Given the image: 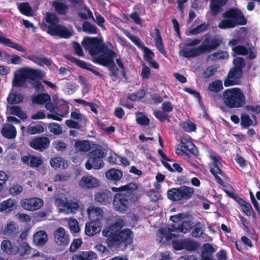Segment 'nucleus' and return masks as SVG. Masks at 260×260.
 <instances>
[{
  "label": "nucleus",
  "mask_w": 260,
  "mask_h": 260,
  "mask_svg": "<svg viewBox=\"0 0 260 260\" xmlns=\"http://www.w3.org/2000/svg\"><path fill=\"white\" fill-rule=\"evenodd\" d=\"M101 229V222L98 219L87 222L85 228V233L88 236H93L99 233Z\"/></svg>",
  "instance_id": "20"
},
{
  "label": "nucleus",
  "mask_w": 260,
  "mask_h": 260,
  "mask_svg": "<svg viewBox=\"0 0 260 260\" xmlns=\"http://www.w3.org/2000/svg\"><path fill=\"white\" fill-rule=\"evenodd\" d=\"M46 21L48 23L47 27V32L50 34L51 33V27L53 29L56 27L59 24V19L57 16L51 13H47L46 16Z\"/></svg>",
  "instance_id": "31"
},
{
  "label": "nucleus",
  "mask_w": 260,
  "mask_h": 260,
  "mask_svg": "<svg viewBox=\"0 0 260 260\" xmlns=\"http://www.w3.org/2000/svg\"><path fill=\"white\" fill-rule=\"evenodd\" d=\"M223 88L222 82L220 80H216L209 84L208 90L212 92H219Z\"/></svg>",
  "instance_id": "41"
},
{
  "label": "nucleus",
  "mask_w": 260,
  "mask_h": 260,
  "mask_svg": "<svg viewBox=\"0 0 260 260\" xmlns=\"http://www.w3.org/2000/svg\"><path fill=\"white\" fill-rule=\"evenodd\" d=\"M54 236L55 243L59 246L64 247L69 243V236L66 233L64 229L62 227H59L55 230Z\"/></svg>",
  "instance_id": "18"
},
{
  "label": "nucleus",
  "mask_w": 260,
  "mask_h": 260,
  "mask_svg": "<svg viewBox=\"0 0 260 260\" xmlns=\"http://www.w3.org/2000/svg\"><path fill=\"white\" fill-rule=\"evenodd\" d=\"M208 27V25L206 23H202L190 30V33L192 35H197L202 32L206 31Z\"/></svg>",
  "instance_id": "61"
},
{
  "label": "nucleus",
  "mask_w": 260,
  "mask_h": 260,
  "mask_svg": "<svg viewBox=\"0 0 260 260\" xmlns=\"http://www.w3.org/2000/svg\"><path fill=\"white\" fill-rule=\"evenodd\" d=\"M223 18L219 24L220 29L233 28L237 25H245L247 23L246 18L242 12L238 8H232L226 11L222 15Z\"/></svg>",
  "instance_id": "4"
},
{
  "label": "nucleus",
  "mask_w": 260,
  "mask_h": 260,
  "mask_svg": "<svg viewBox=\"0 0 260 260\" xmlns=\"http://www.w3.org/2000/svg\"><path fill=\"white\" fill-rule=\"evenodd\" d=\"M222 99L224 104L230 108H242L246 103L244 93L236 87L224 90Z\"/></svg>",
  "instance_id": "5"
},
{
  "label": "nucleus",
  "mask_w": 260,
  "mask_h": 260,
  "mask_svg": "<svg viewBox=\"0 0 260 260\" xmlns=\"http://www.w3.org/2000/svg\"><path fill=\"white\" fill-rule=\"evenodd\" d=\"M197 242L192 240H184V249L189 251H194L198 248Z\"/></svg>",
  "instance_id": "58"
},
{
  "label": "nucleus",
  "mask_w": 260,
  "mask_h": 260,
  "mask_svg": "<svg viewBox=\"0 0 260 260\" xmlns=\"http://www.w3.org/2000/svg\"><path fill=\"white\" fill-rule=\"evenodd\" d=\"M21 206L26 210L34 211L40 209L44 205L42 199L38 197L24 199L21 201Z\"/></svg>",
  "instance_id": "12"
},
{
  "label": "nucleus",
  "mask_w": 260,
  "mask_h": 260,
  "mask_svg": "<svg viewBox=\"0 0 260 260\" xmlns=\"http://www.w3.org/2000/svg\"><path fill=\"white\" fill-rule=\"evenodd\" d=\"M123 176L121 170L116 169H111L106 173V177L110 180L117 182L120 180Z\"/></svg>",
  "instance_id": "32"
},
{
  "label": "nucleus",
  "mask_w": 260,
  "mask_h": 260,
  "mask_svg": "<svg viewBox=\"0 0 260 260\" xmlns=\"http://www.w3.org/2000/svg\"><path fill=\"white\" fill-rule=\"evenodd\" d=\"M79 184L82 188L88 189L96 188L100 185L98 179L91 175L83 176Z\"/></svg>",
  "instance_id": "21"
},
{
  "label": "nucleus",
  "mask_w": 260,
  "mask_h": 260,
  "mask_svg": "<svg viewBox=\"0 0 260 260\" xmlns=\"http://www.w3.org/2000/svg\"><path fill=\"white\" fill-rule=\"evenodd\" d=\"M53 145L55 149L58 151H64L67 147V144L62 140L54 141Z\"/></svg>",
  "instance_id": "59"
},
{
  "label": "nucleus",
  "mask_w": 260,
  "mask_h": 260,
  "mask_svg": "<svg viewBox=\"0 0 260 260\" xmlns=\"http://www.w3.org/2000/svg\"><path fill=\"white\" fill-rule=\"evenodd\" d=\"M49 131L55 135H60L62 133V127L57 123L52 122L47 124Z\"/></svg>",
  "instance_id": "48"
},
{
  "label": "nucleus",
  "mask_w": 260,
  "mask_h": 260,
  "mask_svg": "<svg viewBox=\"0 0 260 260\" xmlns=\"http://www.w3.org/2000/svg\"><path fill=\"white\" fill-rule=\"evenodd\" d=\"M94 58L93 61L99 64L106 67L110 71V76L116 79L120 78L119 69L116 67L114 59L116 57V53L112 50H107Z\"/></svg>",
  "instance_id": "6"
},
{
  "label": "nucleus",
  "mask_w": 260,
  "mask_h": 260,
  "mask_svg": "<svg viewBox=\"0 0 260 260\" xmlns=\"http://www.w3.org/2000/svg\"><path fill=\"white\" fill-rule=\"evenodd\" d=\"M43 161L40 157L35 155H31L30 157V161H29L30 166L31 168H38L40 166Z\"/></svg>",
  "instance_id": "62"
},
{
  "label": "nucleus",
  "mask_w": 260,
  "mask_h": 260,
  "mask_svg": "<svg viewBox=\"0 0 260 260\" xmlns=\"http://www.w3.org/2000/svg\"><path fill=\"white\" fill-rule=\"evenodd\" d=\"M205 38L201 45L199 46L201 54L209 53L215 50L221 44V39L215 36H211L209 34L205 35Z\"/></svg>",
  "instance_id": "10"
},
{
  "label": "nucleus",
  "mask_w": 260,
  "mask_h": 260,
  "mask_svg": "<svg viewBox=\"0 0 260 260\" xmlns=\"http://www.w3.org/2000/svg\"><path fill=\"white\" fill-rule=\"evenodd\" d=\"M112 197V192L108 189H101L94 194L95 201L103 205L109 204Z\"/></svg>",
  "instance_id": "19"
},
{
  "label": "nucleus",
  "mask_w": 260,
  "mask_h": 260,
  "mask_svg": "<svg viewBox=\"0 0 260 260\" xmlns=\"http://www.w3.org/2000/svg\"><path fill=\"white\" fill-rule=\"evenodd\" d=\"M41 124H45L43 122L40 121V123L34 126L28 125L27 127V133L30 135H35L37 134H41L44 132V128Z\"/></svg>",
  "instance_id": "42"
},
{
  "label": "nucleus",
  "mask_w": 260,
  "mask_h": 260,
  "mask_svg": "<svg viewBox=\"0 0 260 260\" xmlns=\"http://www.w3.org/2000/svg\"><path fill=\"white\" fill-rule=\"evenodd\" d=\"M87 212L90 220H94L98 219L100 222H101L104 214V211L101 208L93 205L90 206L87 209Z\"/></svg>",
  "instance_id": "23"
},
{
  "label": "nucleus",
  "mask_w": 260,
  "mask_h": 260,
  "mask_svg": "<svg viewBox=\"0 0 260 260\" xmlns=\"http://www.w3.org/2000/svg\"><path fill=\"white\" fill-rule=\"evenodd\" d=\"M78 16L83 20H87L88 18L93 19V15L91 11L87 7H83L78 12Z\"/></svg>",
  "instance_id": "44"
},
{
  "label": "nucleus",
  "mask_w": 260,
  "mask_h": 260,
  "mask_svg": "<svg viewBox=\"0 0 260 260\" xmlns=\"http://www.w3.org/2000/svg\"><path fill=\"white\" fill-rule=\"evenodd\" d=\"M179 190L180 201L190 199L194 192L193 188L187 186H181L179 187Z\"/></svg>",
  "instance_id": "35"
},
{
  "label": "nucleus",
  "mask_w": 260,
  "mask_h": 260,
  "mask_svg": "<svg viewBox=\"0 0 260 260\" xmlns=\"http://www.w3.org/2000/svg\"><path fill=\"white\" fill-rule=\"evenodd\" d=\"M82 44L91 56L103 52L107 48L105 44H102V40L98 37H86L82 41Z\"/></svg>",
  "instance_id": "9"
},
{
  "label": "nucleus",
  "mask_w": 260,
  "mask_h": 260,
  "mask_svg": "<svg viewBox=\"0 0 260 260\" xmlns=\"http://www.w3.org/2000/svg\"><path fill=\"white\" fill-rule=\"evenodd\" d=\"M60 210L67 214H75L80 208L79 201H61L59 205Z\"/></svg>",
  "instance_id": "16"
},
{
  "label": "nucleus",
  "mask_w": 260,
  "mask_h": 260,
  "mask_svg": "<svg viewBox=\"0 0 260 260\" xmlns=\"http://www.w3.org/2000/svg\"><path fill=\"white\" fill-rule=\"evenodd\" d=\"M1 248L6 253L15 255L19 254L21 258L30 253L31 248L26 242H22L17 246L16 244H12L9 240H5L2 242Z\"/></svg>",
  "instance_id": "7"
},
{
  "label": "nucleus",
  "mask_w": 260,
  "mask_h": 260,
  "mask_svg": "<svg viewBox=\"0 0 260 260\" xmlns=\"http://www.w3.org/2000/svg\"><path fill=\"white\" fill-rule=\"evenodd\" d=\"M243 74V70L233 67L230 70L226 78L224 80V85L225 87H229L238 84Z\"/></svg>",
  "instance_id": "13"
},
{
  "label": "nucleus",
  "mask_w": 260,
  "mask_h": 260,
  "mask_svg": "<svg viewBox=\"0 0 260 260\" xmlns=\"http://www.w3.org/2000/svg\"><path fill=\"white\" fill-rule=\"evenodd\" d=\"M24 96L17 91L10 92L7 97V102L11 105L19 104L23 102Z\"/></svg>",
  "instance_id": "37"
},
{
  "label": "nucleus",
  "mask_w": 260,
  "mask_h": 260,
  "mask_svg": "<svg viewBox=\"0 0 260 260\" xmlns=\"http://www.w3.org/2000/svg\"><path fill=\"white\" fill-rule=\"evenodd\" d=\"M74 147L77 152H86L91 149V145L88 141L87 140H76Z\"/></svg>",
  "instance_id": "34"
},
{
  "label": "nucleus",
  "mask_w": 260,
  "mask_h": 260,
  "mask_svg": "<svg viewBox=\"0 0 260 260\" xmlns=\"http://www.w3.org/2000/svg\"><path fill=\"white\" fill-rule=\"evenodd\" d=\"M3 60L7 62L8 64H20L22 62L21 57L15 54L9 55L6 53L4 55V59Z\"/></svg>",
  "instance_id": "40"
},
{
  "label": "nucleus",
  "mask_w": 260,
  "mask_h": 260,
  "mask_svg": "<svg viewBox=\"0 0 260 260\" xmlns=\"http://www.w3.org/2000/svg\"><path fill=\"white\" fill-rule=\"evenodd\" d=\"M179 228L178 230L180 233L184 234L188 233L192 228V222L191 220H184L179 224Z\"/></svg>",
  "instance_id": "49"
},
{
  "label": "nucleus",
  "mask_w": 260,
  "mask_h": 260,
  "mask_svg": "<svg viewBox=\"0 0 260 260\" xmlns=\"http://www.w3.org/2000/svg\"><path fill=\"white\" fill-rule=\"evenodd\" d=\"M168 198L174 202L180 201V190L179 188H172L168 190Z\"/></svg>",
  "instance_id": "46"
},
{
  "label": "nucleus",
  "mask_w": 260,
  "mask_h": 260,
  "mask_svg": "<svg viewBox=\"0 0 260 260\" xmlns=\"http://www.w3.org/2000/svg\"><path fill=\"white\" fill-rule=\"evenodd\" d=\"M48 241V235L44 231H39L34 235V242L38 246H43Z\"/></svg>",
  "instance_id": "30"
},
{
  "label": "nucleus",
  "mask_w": 260,
  "mask_h": 260,
  "mask_svg": "<svg viewBox=\"0 0 260 260\" xmlns=\"http://www.w3.org/2000/svg\"><path fill=\"white\" fill-rule=\"evenodd\" d=\"M140 196L139 186L136 184L134 189L127 190L125 192L116 193L113 197V207L118 212L125 213L133 205L139 201Z\"/></svg>",
  "instance_id": "3"
},
{
  "label": "nucleus",
  "mask_w": 260,
  "mask_h": 260,
  "mask_svg": "<svg viewBox=\"0 0 260 260\" xmlns=\"http://www.w3.org/2000/svg\"><path fill=\"white\" fill-rule=\"evenodd\" d=\"M0 43L8 47L15 49L21 52H25L26 49L21 45L13 42L10 39L4 37V34L0 31Z\"/></svg>",
  "instance_id": "22"
},
{
  "label": "nucleus",
  "mask_w": 260,
  "mask_h": 260,
  "mask_svg": "<svg viewBox=\"0 0 260 260\" xmlns=\"http://www.w3.org/2000/svg\"><path fill=\"white\" fill-rule=\"evenodd\" d=\"M180 142L182 144L181 147L186 150H188L193 155H197L198 153V151L197 147L192 143L191 138H185L184 137L181 138Z\"/></svg>",
  "instance_id": "26"
},
{
  "label": "nucleus",
  "mask_w": 260,
  "mask_h": 260,
  "mask_svg": "<svg viewBox=\"0 0 260 260\" xmlns=\"http://www.w3.org/2000/svg\"><path fill=\"white\" fill-rule=\"evenodd\" d=\"M232 50L238 55H246L248 54V49L244 45L236 46Z\"/></svg>",
  "instance_id": "60"
},
{
  "label": "nucleus",
  "mask_w": 260,
  "mask_h": 260,
  "mask_svg": "<svg viewBox=\"0 0 260 260\" xmlns=\"http://www.w3.org/2000/svg\"><path fill=\"white\" fill-rule=\"evenodd\" d=\"M95 253L91 251H80L72 256V260H92Z\"/></svg>",
  "instance_id": "38"
},
{
  "label": "nucleus",
  "mask_w": 260,
  "mask_h": 260,
  "mask_svg": "<svg viewBox=\"0 0 260 260\" xmlns=\"http://www.w3.org/2000/svg\"><path fill=\"white\" fill-rule=\"evenodd\" d=\"M16 203L14 200L9 199L0 203V211L8 213L16 208Z\"/></svg>",
  "instance_id": "28"
},
{
  "label": "nucleus",
  "mask_w": 260,
  "mask_h": 260,
  "mask_svg": "<svg viewBox=\"0 0 260 260\" xmlns=\"http://www.w3.org/2000/svg\"><path fill=\"white\" fill-rule=\"evenodd\" d=\"M142 49L144 53V59L146 61H150L152 59H153L154 54L149 48L145 46Z\"/></svg>",
  "instance_id": "64"
},
{
  "label": "nucleus",
  "mask_w": 260,
  "mask_h": 260,
  "mask_svg": "<svg viewBox=\"0 0 260 260\" xmlns=\"http://www.w3.org/2000/svg\"><path fill=\"white\" fill-rule=\"evenodd\" d=\"M210 10L213 15L221 13L222 7L226 5L228 0H210Z\"/></svg>",
  "instance_id": "29"
},
{
  "label": "nucleus",
  "mask_w": 260,
  "mask_h": 260,
  "mask_svg": "<svg viewBox=\"0 0 260 260\" xmlns=\"http://www.w3.org/2000/svg\"><path fill=\"white\" fill-rule=\"evenodd\" d=\"M33 103L39 105L45 104L47 102L51 101L50 96L47 93H40L31 98Z\"/></svg>",
  "instance_id": "39"
},
{
  "label": "nucleus",
  "mask_w": 260,
  "mask_h": 260,
  "mask_svg": "<svg viewBox=\"0 0 260 260\" xmlns=\"http://www.w3.org/2000/svg\"><path fill=\"white\" fill-rule=\"evenodd\" d=\"M19 9L21 13L26 16L31 15L32 9L27 3H21L19 6Z\"/></svg>",
  "instance_id": "56"
},
{
  "label": "nucleus",
  "mask_w": 260,
  "mask_h": 260,
  "mask_svg": "<svg viewBox=\"0 0 260 260\" xmlns=\"http://www.w3.org/2000/svg\"><path fill=\"white\" fill-rule=\"evenodd\" d=\"M123 226V221L120 220L103 230L102 234L104 237H107L106 242L108 247L123 249L132 244L133 233L128 229L121 230Z\"/></svg>",
  "instance_id": "1"
},
{
  "label": "nucleus",
  "mask_w": 260,
  "mask_h": 260,
  "mask_svg": "<svg viewBox=\"0 0 260 260\" xmlns=\"http://www.w3.org/2000/svg\"><path fill=\"white\" fill-rule=\"evenodd\" d=\"M210 158L213 161V167H210V172L215 177L216 182L219 184L223 185L224 184L223 180L218 176V174L221 175L222 176L223 175L222 171L220 169L221 166L220 162L221 160V157L212 151L210 153Z\"/></svg>",
  "instance_id": "11"
},
{
  "label": "nucleus",
  "mask_w": 260,
  "mask_h": 260,
  "mask_svg": "<svg viewBox=\"0 0 260 260\" xmlns=\"http://www.w3.org/2000/svg\"><path fill=\"white\" fill-rule=\"evenodd\" d=\"M253 124L250 117L246 113H242L241 116V125L244 128H247Z\"/></svg>",
  "instance_id": "50"
},
{
  "label": "nucleus",
  "mask_w": 260,
  "mask_h": 260,
  "mask_svg": "<svg viewBox=\"0 0 260 260\" xmlns=\"http://www.w3.org/2000/svg\"><path fill=\"white\" fill-rule=\"evenodd\" d=\"M68 59L80 68L92 72L95 76H98L99 78L104 79L105 76L103 74H101L93 69L92 68V65L91 64L88 63L83 60L77 59L73 56H70L69 57H68Z\"/></svg>",
  "instance_id": "17"
},
{
  "label": "nucleus",
  "mask_w": 260,
  "mask_h": 260,
  "mask_svg": "<svg viewBox=\"0 0 260 260\" xmlns=\"http://www.w3.org/2000/svg\"><path fill=\"white\" fill-rule=\"evenodd\" d=\"M23 187L21 185L19 184H16L14 185L12 187H11L9 189L10 193L13 196H17L20 194L23 191Z\"/></svg>",
  "instance_id": "63"
},
{
  "label": "nucleus",
  "mask_w": 260,
  "mask_h": 260,
  "mask_svg": "<svg viewBox=\"0 0 260 260\" xmlns=\"http://www.w3.org/2000/svg\"><path fill=\"white\" fill-rule=\"evenodd\" d=\"M105 157V152L101 149L95 148L88 154V160L85 163V168L90 170L92 169L99 170L104 166L103 158Z\"/></svg>",
  "instance_id": "8"
},
{
  "label": "nucleus",
  "mask_w": 260,
  "mask_h": 260,
  "mask_svg": "<svg viewBox=\"0 0 260 260\" xmlns=\"http://www.w3.org/2000/svg\"><path fill=\"white\" fill-rule=\"evenodd\" d=\"M154 115L160 122H164L165 120L167 121L168 122H170V116L162 111H155L154 112Z\"/></svg>",
  "instance_id": "55"
},
{
  "label": "nucleus",
  "mask_w": 260,
  "mask_h": 260,
  "mask_svg": "<svg viewBox=\"0 0 260 260\" xmlns=\"http://www.w3.org/2000/svg\"><path fill=\"white\" fill-rule=\"evenodd\" d=\"M82 28L84 32L88 34H96L98 32L97 27L87 21L83 23Z\"/></svg>",
  "instance_id": "45"
},
{
  "label": "nucleus",
  "mask_w": 260,
  "mask_h": 260,
  "mask_svg": "<svg viewBox=\"0 0 260 260\" xmlns=\"http://www.w3.org/2000/svg\"><path fill=\"white\" fill-rule=\"evenodd\" d=\"M43 77L42 72L40 70L27 67H22L15 72L12 85L13 87L26 89L29 87L28 84H30L36 90H43L44 85L37 79Z\"/></svg>",
  "instance_id": "2"
},
{
  "label": "nucleus",
  "mask_w": 260,
  "mask_h": 260,
  "mask_svg": "<svg viewBox=\"0 0 260 260\" xmlns=\"http://www.w3.org/2000/svg\"><path fill=\"white\" fill-rule=\"evenodd\" d=\"M65 0H56L52 2V6L59 15H66L69 12V6L64 3Z\"/></svg>",
  "instance_id": "25"
},
{
  "label": "nucleus",
  "mask_w": 260,
  "mask_h": 260,
  "mask_svg": "<svg viewBox=\"0 0 260 260\" xmlns=\"http://www.w3.org/2000/svg\"><path fill=\"white\" fill-rule=\"evenodd\" d=\"M11 113L12 115H15L22 120L27 118L26 114L24 112L20 107L18 106H14L10 107Z\"/></svg>",
  "instance_id": "47"
},
{
  "label": "nucleus",
  "mask_w": 260,
  "mask_h": 260,
  "mask_svg": "<svg viewBox=\"0 0 260 260\" xmlns=\"http://www.w3.org/2000/svg\"><path fill=\"white\" fill-rule=\"evenodd\" d=\"M71 117L73 120H78L79 122H86L87 120V119L86 117L81 113H80L79 111L77 110V109H75V111H72L71 113Z\"/></svg>",
  "instance_id": "57"
},
{
  "label": "nucleus",
  "mask_w": 260,
  "mask_h": 260,
  "mask_svg": "<svg viewBox=\"0 0 260 260\" xmlns=\"http://www.w3.org/2000/svg\"><path fill=\"white\" fill-rule=\"evenodd\" d=\"M233 63L234 65L233 68L240 70H243V69L246 66L244 58L240 56L235 57L233 60Z\"/></svg>",
  "instance_id": "53"
},
{
  "label": "nucleus",
  "mask_w": 260,
  "mask_h": 260,
  "mask_svg": "<svg viewBox=\"0 0 260 260\" xmlns=\"http://www.w3.org/2000/svg\"><path fill=\"white\" fill-rule=\"evenodd\" d=\"M181 126L185 132L188 133L196 132L197 129L196 125L190 120L182 122Z\"/></svg>",
  "instance_id": "52"
},
{
  "label": "nucleus",
  "mask_w": 260,
  "mask_h": 260,
  "mask_svg": "<svg viewBox=\"0 0 260 260\" xmlns=\"http://www.w3.org/2000/svg\"><path fill=\"white\" fill-rule=\"evenodd\" d=\"M204 225L201 222H196L191 231V236L197 238L202 237L204 234Z\"/></svg>",
  "instance_id": "43"
},
{
  "label": "nucleus",
  "mask_w": 260,
  "mask_h": 260,
  "mask_svg": "<svg viewBox=\"0 0 260 260\" xmlns=\"http://www.w3.org/2000/svg\"><path fill=\"white\" fill-rule=\"evenodd\" d=\"M63 163V159L60 157H54L50 160L51 166L55 170L60 168Z\"/></svg>",
  "instance_id": "54"
},
{
  "label": "nucleus",
  "mask_w": 260,
  "mask_h": 260,
  "mask_svg": "<svg viewBox=\"0 0 260 260\" xmlns=\"http://www.w3.org/2000/svg\"><path fill=\"white\" fill-rule=\"evenodd\" d=\"M52 36H58L63 39H69L73 36L74 31L72 26L66 27L61 24H58L53 29L51 28Z\"/></svg>",
  "instance_id": "14"
},
{
  "label": "nucleus",
  "mask_w": 260,
  "mask_h": 260,
  "mask_svg": "<svg viewBox=\"0 0 260 260\" xmlns=\"http://www.w3.org/2000/svg\"><path fill=\"white\" fill-rule=\"evenodd\" d=\"M50 143V141L48 137L40 136L32 139L29 145L35 150L43 151L49 147Z\"/></svg>",
  "instance_id": "15"
},
{
  "label": "nucleus",
  "mask_w": 260,
  "mask_h": 260,
  "mask_svg": "<svg viewBox=\"0 0 260 260\" xmlns=\"http://www.w3.org/2000/svg\"><path fill=\"white\" fill-rule=\"evenodd\" d=\"M202 54L199 46L189 50L182 49L179 51V55L184 57L189 58L194 57Z\"/></svg>",
  "instance_id": "36"
},
{
  "label": "nucleus",
  "mask_w": 260,
  "mask_h": 260,
  "mask_svg": "<svg viewBox=\"0 0 260 260\" xmlns=\"http://www.w3.org/2000/svg\"><path fill=\"white\" fill-rule=\"evenodd\" d=\"M2 136L8 139H14L17 135L16 129L12 124H6L2 128Z\"/></svg>",
  "instance_id": "27"
},
{
  "label": "nucleus",
  "mask_w": 260,
  "mask_h": 260,
  "mask_svg": "<svg viewBox=\"0 0 260 260\" xmlns=\"http://www.w3.org/2000/svg\"><path fill=\"white\" fill-rule=\"evenodd\" d=\"M154 31L156 34L155 40V45L157 50L165 56H167V52L164 48L162 43V37L158 28H154Z\"/></svg>",
  "instance_id": "33"
},
{
  "label": "nucleus",
  "mask_w": 260,
  "mask_h": 260,
  "mask_svg": "<svg viewBox=\"0 0 260 260\" xmlns=\"http://www.w3.org/2000/svg\"><path fill=\"white\" fill-rule=\"evenodd\" d=\"M25 57L40 66L46 65L49 67L51 66L52 63L51 59L47 57H39L37 55L31 54L27 55Z\"/></svg>",
  "instance_id": "24"
},
{
  "label": "nucleus",
  "mask_w": 260,
  "mask_h": 260,
  "mask_svg": "<svg viewBox=\"0 0 260 260\" xmlns=\"http://www.w3.org/2000/svg\"><path fill=\"white\" fill-rule=\"evenodd\" d=\"M136 184H137L136 183L130 182L126 185H121V186H120L119 187H113L112 188V190L113 191H117L118 192H125V191H127V190L130 191L132 189H134L135 186Z\"/></svg>",
  "instance_id": "51"
}]
</instances>
